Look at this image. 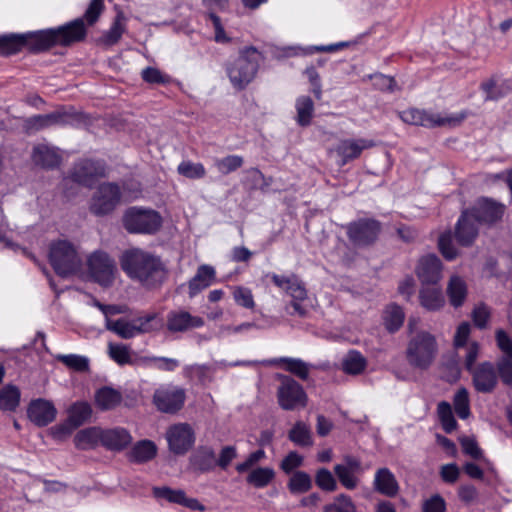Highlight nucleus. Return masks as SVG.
Returning a JSON list of instances; mask_svg holds the SVG:
<instances>
[{"label": "nucleus", "mask_w": 512, "mask_h": 512, "mask_svg": "<svg viewBox=\"0 0 512 512\" xmlns=\"http://www.w3.org/2000/svg\"><path fill=\"white\" fill-rule=\"evenodd\" d=\"M102 428L92 426L79 430L74 436V444L78 450L86 451L101 445Z\"/></svg>", "instance_id": "cd10ccee"}, {"label": "nucleus", "mask_w": 512, "mask_h": 512, "mask_svg": "<svg viewBox=\"0 0 512 512\" xmlns=\"http://www.w3.org/2000/svg\"><path fill=\"white\" fill-rule=\"evenodd\" d=\"M274 477L275 472L272 468L257 467L248 474L246 481L255 488H264L272 482Z\"/></svg>", "instance_id": "58836bf2"}, {"label": "nucleus", "mask_w": 512, "mask_h": 512, "mask_svg": "<svg viewBox=\"0 0 512 512\" xmlns=\"http://www.w3.org/2000/svg\"><path fill=\"white\" fill-rule=\"evenodd\" d=\"M437 350L435 337L426 331H421L408 342L406 358L410 366L426 370L434 362Z\"/></svg>", "instance_id": "0eeeda50"}, {"label": "nucleus", "mask_w": 512, "mask_h": 512, "mask_svg": "<svg viewBox=\"0 0 512 512\" xmlns=\"http://www.w3.org/2000/svg\"><path fill=\"white\" fill-rule=\"evenodd\" d=\"M335 474L340 480L341 484L347 489H354L358 484V479L355 477L354 472L347 468L345 465L338 464L334 468Z\"/></svg>", "instance_id": "e2e57ef3"}, {"label": "nucleus", "mask_w": 512, "mask_h": 512, "mask_svg": "<svg viewBox=\"0 0 512 512\" xmlns=\"http://www.w3.org/2000/svg\"><path fill=\"white\" fill-rule=\"evenodd\" d=\"M273 363L283 368L285 371L300 378L301 380H306L309 376V367L307 363L301 359L280 357L275 359Z\"/></svg>", "instance_id": "c9c22d12"}, {"label": "nucleus", "mask_w": 512, "mask_h": 512, "mask_svg": "<svg viewBox=\"0 0 512 512\" xmlns=\"http://www.w3.org/2000/svg\"><path fill=\"white\" fill-rule=\"evenodd\" d=\"M153 494L156 498L165 499L170 503L183 505L186 493L181 489H172L170 487H154Z\"/></svg>", "instance_id": "3c124183"}, {"label": "nucleus", "mask_w": 512, "mask_h": 512, "mask_svg": "<svg viewBox=\"0 0 512 512\" xmlns=\"http://www.w3.org/2000/svg\"><path fill=\"white\" fill-rule=\"evenodd\" d=\"M85 40L83 21L74 19L57 27L0 34V56L7 58L23 51L38 55L55 47L68 48Z\"/></svg>", "instance_id": "f257e3e1"}, {"label": "nucleus", "mask_w": 512, "mask_h": 512, "mask_svg": "<svg viewBox=\"0 0 512 512\" xmlns=\"http://www.w3.org/2000/svg\"><path fill=\"white\" fill-rule=\"evenodd\" d=\"M21 399L19 388L12 384H7L0 389V410L5 412H14L18 408Z\"/></svg>", "instance_id": "f704fd0d"}, {"label": "nucleus", "mask_w": 512, "mask_h": 512, "mask_svg": "<svg viewBox=\"0 0 512 512\" xmlns=\"http://www.w3.org/2000/svg\"><path fill=\"white\" fill-rule=\"evenodd\" d=\"M91 405L86 401H77L67 410V422L76 429L86 423L92 416Z\"/></svg>", "instance_id": "473e14b6"}, {"label": "nucleus", "mask_w": 512, "mask_h": 512, "mask_svg": "<svg viewBox=\"0 0 512 512\" xmlns=\"http://www.w3.org/2000/svg\"><path fill=\"white\" fill-rule=\"evenodd\" d=\"M372 146L373 142L370 140H345L338 144L334 152L341 158L340 164L344 165L348 161L357 158L364 149Z\"/></svg>", "instance_id": "393cba45"}, {"label": "nucleus", "mask_w": 512, "mask_h": 512, "mask_svg": "<svg viewBox=\"0 0 512 512\" xmlns=\"http://www.w3.org/2000/svg\"><path fill=\"white\" fill-rule=\"evenodd\" d=\"M381 231V224L375 219H359L346 227L349 240L354 246L365 247L373 244Z\"/></svg>", "instance_id": "f8f14e48"}, {"label": "nucleus", "mask_w": 512, "mask_h": 512, "mask_svg": "<svg viewBox=\"0 0 512 512\" xmlns=\"http://www.w3.org/2000/svg\"><path fill=\"white\" fill-rule=\"evenodd\" d=\"M266 277L270 278L276 287L284 290L294 300H303L306 297V290L295 274L279 275L268 273Z\"/></svg>", "instance_id": "4be33fe9"}, {"label": "nucleus", "mask_w": 512, "mask_h": 512, "mask_svg": "<svg viewBox=\"0 0 512 512\" xmlns=\"http://www.w3.org/2000/svg\"><path fill=\"white\" fill-rule=\"evenodd\" d=\"M465 350L464 365L468 372L475 368V362L479 357L480 345L476 341H471L466 346L462 347Z\"/></svg>", "instance_id": "0e129e2a"}, {"label": "nucleus", "mask_w": 512, "mask_h": 512, "mask_svg": "<svg viewBox=\"0 0 512 512\" xmlns=\"http://www.w3.org/2000/svg\"><path fill=\"white\" fill-rule=\"evenodd\" d=\"M454 408L457 415L461 419H466L470 415V404H469V394L466 388H460L453 400Z\"/></svg>", "instance_id": "5fc2aeb1"}, {"label": "nucleus", "mask_w": 512, "mask_h": 512, "mask_svg": "<svg viewBox=\"0 0 512 512\" xmlns=\"http://www.w3.org/2000/svg\"><path fill=\"white\" fill-rule=\"evenodd\" d=\"M297 123L300 126H307L311 122L313 113L312 98H302L296 102Z\"/></svg>", "instance_id": "864d4df0"}, {"label": "nucleus", "mask_w": 512, "mask_h": 512, "mask_svg": "<svg viewBox=\"0 0 512 512\" xmlns=\"http://www.w3.org/2000/svg\"><path fill=\"white\" fill-rule=\"evenodd\" d=\"M495 369L502 383L512 387V358H498Z\"/></svg>", "instance_id": "13d9d810"}, {"label": "nucleus", "mask_w": 512, "mask_h": 512, "mask_svg": "<svg viewBox=\"0 0 512 512\" xmlns=\"http://www.w3.org/2000/svg\"><path fill=\"white\" fill-rule=\"evenodd\" d=\"M404 312L398 305H389L384 312V324L390 332L397 331L404 322Z\"/></svg>", "instance_id": "a18cd8bd"}, {"label": "nucleus", "mask_w": 512, "mask_h": 512, "mask_svg": "<svg viewBox=\"0 0 512 512\" xmlns=\"http://www.w3.org/2000/svg\"><path fill=\"white\" fill-rule=\"evenodd\" d=\"M326 512H355V506L351 499L345 495L337 497L333 504L327 505Z\"/></svg>", "instance_id": "69168bd1"}, {"label": "nucleus", "mask_w": 512, "mask_h": 512, "mask_svg": "<svg viewBox=\"0 0 512 512\" xmlns=\"http://www.w3.org/2000/svg\"><path fill=\"white\" fill-rule=\"evenodd\" d=\"M463 452L475 460H481L484 458L483 451L478 446L475 439L471 437H463L460 439Z\"/></svg>", "instance_id": "338daca9"}, {"label": "nucleus", "mask_w": 512, "mask_h": 512, "mask_svg": "<svg viewBox=\"0 0 512 512\" xmlns=\"http://www.w3.org/2000/svg\"><path fill=\"white\" fill-rule=\"evenodd\" d=\"M65 118L66 114L64 112L56 110L48 114L31 116L26 120V124L28 128L41 130L53 124L64 122Z\"/></svg>", "instance_id": "e433bc0d"}, {"label": "nucleus", "mask_w": 512, "mask_h": 512, "mask_svg": "<svg viewBox=\"0 0 512 512\" xmlns=\"http://www.w3.org/2000/svg\"><path fill=\"white\" fill-rule=\"evenodd\" d=\"M120 266L129 278L148 288L161 285L166 275L161 259L140 248L125 250L120 257Z\"/></svg>", "instance_id": "f03ea898"}, {"label": "nucleus", "mask_w": 512, "mask_h": 512, "mask_svg": "<svg viewBox=\"0 0 512 512\" xmlns=\"http://www.w3.org/2000/svg\"><path fill=\"white\" fill-rule=\"evenodd\" d=\"M130 432L123 427L102 428L101 446L106 450L120 452L132 443Z\"/></svg>", "instance_id": "6ab92c4d"}, {"label": "nucleus", "mask_w": 512, "mask_h": 512, "mask_svg": "<svg viewBox=\"0 0 512 512\" xmlns=\"http://www.w3.org/2000/svg\"><path fill=\"white\" fill-rule=\"evenodd\" d=\"M106 167L103 161L89 158L76 161L69 172L74 183L91 187L98 178L105 177Z\"/></svg>", "instance_id": "9b49d317"}, {"label": "nucleus", "mask_w": 512, "mask_h": 512, "mask_svg": "<svg viewBox=\"0 0 512 512\" xmlns=\"http://www.w3.org/2000/svg\"><path fill=\"white\" fill-rule=\"evenodd\" d=\"M106 328L109 331L116 333L123 339H131L135 335L136 325L128 322L124 318L117 320L106 319Z\"/></svg>", "instance_id": "37998d69"}, {"label": "nucleus", "mask_w": 512, "mask_h": 512, "mask_svg": "<svg viewBox=\"0 0 512 512\" xmlns=\"http://www.w3.org/2000/svg\"><path fill=\"white\" fill-rule=\"evenodd\" d=\"M166 437L170 451L176 455L186 454L195 443V432L188 423L170 426Z\"/></svg>", "instance_id": "ddd939ff"}, {"label": "nucleus", "mask_w": 512, "mask_h": 512, "mask_svg": "<svg viewBox=\"0 0 512 512\" xmlns=\"http://www.w3.org/2000/svg\"><path fill=\"white\" fill-rule=\"evenodd\" d=\"M366 359L357 351H350L343 359V370L348 374H360L366 367Z\"/></svg>", "instance_id": "de8ad7c7"}, {"label": "nucleus", "mask_w": 512, "mask_h": 512, "mask_svg": "<svg viewBox=\"0 0 512 512\" xmlns=\"http://www.w3.org/2000/svg\"><path fill=\"white\" fill-rule=\"evenodd\" d=\"M95 404L101 411L116 408L122 402V394L115 388L103 386L95 392Z\"/></svg>", "instance_id": "c756f323"}, {"label": "nucleus", "mask_w": 512, "mask_h": 512, "mask_svg": "<svg viewBox=\"0 0 512 512\" xmlns=\"http://www.w3.org/2000/svg\"><path fill=\"white\" fill-rule=\"evenodd\" d=\"M103 10H104V0H91L90 1L83 17L79 18L80 20L83 21V25L86 29V35L88 34V29H87L85 22L90 26L94 25L98 21Z\"/></svg>", "instance_id": "603ef678"}, {"label": "nucleus", "mask_w": 512, "mask_h": 512, "mask_svg": "<svg viewBox=\"0 0 512 512\" xmlns=\"http://www.w3.org/2000/svg\"><path fill=\"white\" fill-rule=\"evenodd\" d=\"M49 263L58 276L67 277L80 270L82 260L71 242L56 240L49 246Z\"/></svg>", "instance_id": "423d86ee"}, {"label": "nucleus", "mask_w": 512, "mask_h": 512, "mask_svg": "<svg viewBox=\"0 0 512 512\" xmlns=\"http://www.w3.org/2000/svg\"><path fill=\"white\" fill-rule=\"evenodd\" d=\"M57 415L54 404L46 399L38 398L32 400L27 408L29 420L38 427H45L52 423Z\"/></svg>", "instance_id": "f3484780"}, {"label": "nucleus", "mask_w": 512, "mask_h": 512, "mask_svg": "<svg viewBox=\"0 0 512 512\" xmlns=\"http://www.w3.org/2000/svg\"><path fill=\"white\" fill-rule=\"evenodd\" d=\"M31 160L44 170H54L61 165L63 158L58 148L40 143L33 147Z\"/></svg>", "instance_id": "a211bd4d"}, {"label": "nucleus", "mask_w": 512, "mask_h": 512, "mask_svg": "<svg viewBox=\"0 0 512 512\" xmlns=\"http://www.w3.org/2000/svg\"><path fill=\"white\" fill-rule=\"evenodd\" d=\"M373 86L382 93H397L399 89L395 83V80L392 77L383 75V74H375L371 76Z\"/></svg>", "instance_id": "4d7b16f0"}, {"label": "nucleus", "mask_w": 512, "mask_h": 512, "mask_svg": "<svg viewBox=\"0 0 512 512\" xmlns=\"http://www.w3.org/2000/svg\"><path fill=\"white\" fill-rule=\"evenodd\" d=\"M419 297L421 305L431 311L440 309L445 303L440 288L424 287L421 289Z\"/></svg>", "instance_id": "4c0bfd02"}, {"label": "nucleus", "mask_w": 512, "mask_h": 512, "mask_svg": "<svg viewBox=\"0 0 512 512\" xmlns=\"http://www.w3.org/2000/svg\"><path fill=\"white\" fill-rule=\"evenodd\" d=\"M437 413L446 433H451L455 430L457 422L454 418L451 406L448 402L442 401L438 404Z\"/></svg>", "instance_id": "8fccbe9b"}, {"label": "nucleus", "mask_w": 512, "mask_h": 512, "mask_svg": "<svg viewBox=\"0 0 512 512\" xmlns=\"http://www.w3.org/2000/svg\"><path fill=\"white\" fill-rule=\"evenodd\" d=\"M477 224L478 222L468 210L462 213L455 229V236L459 244L463 246L472 244L478 234Z\"/></svg>", "instance_id": "b1692460"}, {"label": "nucleus", "mask_w": 512, "mask_h": 512, "mask_svg": "<svg viewBox=\"0 0 512 512\" xmlns=\"http://www.w3.org/2000/svg\"><path fill=\"white\" fill-rule=\"evenodd\" d=\"M162 223L159 212L143 207H129L122 216V225L129 234L154 235Z\"/></svg>", "instance_id": "39448f33"}, {"label": "nucleus", "mask_w": 512, "mask_h": 512, "mask_svg": "<svg viewBox=\"0 0 512 512\" xmlns=\"http://www.w3.org/2000/svg\"><path fill=\"white\" fill-rule=\"evenodd\" d=\"M276 378L280 381L277 400L283 410L294 411L307 405V395L301 384L284 374H277Z\"/></svg>", "instance_id": "6e6552de"}, {"label": "nucleus", "mask_w": 512, "mask_h": 512, "mask_svg": "<svg viewBox=\"0 0 512 512\" xmlns=\"http://www.w3.org/2000/svg\"><path fill=\"white\" fill-rule=\"evenodd\" d=\"M447 295L453 307L457 308L462 306L467 296V285L465 281L457 275L452 276L447 285Z\"/></svg>", "instance_id": "72a5a7b5"}, {"label": "nucleus", "mask_w": 512, "mask_h": 512, "mask_svg": "<svg viewBox=\"0 0 512 512\" xmlns=\"http://www.w3.org/2000/svg\"><path fill=\"white\" fill-rule=\"evenodd\" d=\"M244 159L240 155H227L215 160V167L222 175H228L242 167Z\"/></svg>", "instance_id": "09e8293b"}, {"label": "nucleus", "mask_w": 512, "mask_h": 512, "mask_svg": "<svg viewBox=\"0 0 512 512\" xmlns=\"http://www.w3.org/2000/svg\"><path fill=\"white\" fill-rule=\"evenodd\" d=\"M216 280V270L213 266L202 264L198 266L197 271L188 281V295L194 298L201 291L211 286Z\"/></svg>", "instance_id": "412c9836"}, {"label": "nucleus", "mask_w": 512, "mask_h": 512, "mask_svg": "<svg viewBox=\"0 0 512 512\" xmlns=\"http://www.w3.org/2000/svg\"><path fill=\"white\" fill-rule=\"evenodd\" d=\"M55 359L64 364L68 369L75 372H87L89 370V359L78 354H57Z\"/></svg>", "instance_id": "ea45409f"}, {"label": "nucleus", "mask_w": 512, "mask_h": 512, "mask_svg": "<svg viewBox=\"0 0 512 512\" xmlns=\"http://www.w3.org/2000/svg\"><path fill=\"white\" fill-rule=\"evenodd\" d=\"M88 272L91 279L103 287H109L113 284L116 263L108 253L97 250L87 259Z\"/></svg>", "instance_id": "1a4fd4ad"}, {"label": "nucleus", "mask_w": 512, "mask_h": 512, "mask_svg": "<svg viewBox=\"0 0 512 512\" xmlns=\"http://www.w3.org/2000/svg\"><path fill=\"white\" fill-rule=\"evenodd\" d=\"M496 342L503 355L500 358H512V339L502 329L496 331Z\"/></svg>", "instance_id": "774afa93"}, {"label": "nucleus", "mask_w": 512, "mask_h": 512, "mask_svg": "<svg viewBox=\"0 0 512 512\" xmlns=\"http://www.w3.org/2000/svg\"><path fill=\"white\" fill-rule=\"evenodd\" d=\"M468 211L478 223H492L502 217L504 206L489 199H481L474 208Z\"/></svg>", "instance_id": "5701e85b"}, {"label": "nucleus", "mask_w": 512, "mask_h": 512, "mask_svg": "<svg viewBox=\"0 0 512 512\" xmlns=\"http://www.w3.org/2000/svg\"><path fill=\"white\" fill-rule=\"evenodd\" d=\"M481 92L489 96H504L512 93V80L500 75H492L480 84Z\"/></svg>", "instance_id": "c85d7f7f"}, {"label": "nucleus", "mask_w": 512, "mask_h": 512, "mask_svg": "<svg viewBox=\"0 0 512 512\" xmlns=\"http://www.w3.org/2000/svg\"><path fill=\"white\" fill-rule=\"evenodd\" d=\"M288 438L295 445L300 447H308L312 445V437L309 427L301 421L294 424L288 433Z\"/></svg>", "instance_id": "a19ab883"}, {"label": "nucleus", "mask_w": 512, "mask_h": 512, "mask_svg": "<svg viewBox=\"0 0 512 512\" xmlns=\"http://www.w3.org/2000/svg\"><path fill=\"white\" fill-rule=\"evenodd\" d=\"M287 487L292 494H303L312 487V480L308 473L296 471L290 477Z\"/></svg>", "instance_id": "79ce46f5"}, {"label": "nucleus", "mask_w": 512, "mask_h": 512, "mask_svg": "<svg viewBox=\"0 0 512 512\" xmlns=\"http://www.w3.org/2000/svg\"><path fill=\"white\" fill-rule=\"evenodd\" d=\"M264 56L254 46H245L239 50L237 58L226 65V73L232 86L241 91L256 77Z\"/></svg>", "instance_id": "7ed1b4c3"}, {"label": "nucleus", "mask_w": 512, "mask_h": 512, "mask_svg": "<svg viewBox=\"0 0 512 512\" xmlns=\"http://www.w3.org/2000/svg\"><path fill=\"white\" fill-rule=\"evenodd\" d=\"M190 463L194 471L207 473L216 466V454L212 447L200 446L190 458Z\"/></svg>", "instance_id": "bb28decb"}, {"label": "nucleus", "mask_w": 512, "mask_h": 512, "mask_svg": "<svg viewBox=\"0 0 512 512\" xmlns=\"http://www.w3.org/2000/svg\"><path fill=\"white\" fill-rule=\"evenodd\" d=\"M469 373L472 377V385L479 393H492L498 386V374L495 365L490 361L479 363Z\"/></svg>", "instance_id": "4468645a"}, {"label": "nucleus", "mask_w": 512, "mask_h": 512, "mask_svg": "<svg viewBox=\"0 0 512 512\" xmlns=\"http://www.w3.org/2000/svg\"><path fill=\"white\" fill-rule=\"evenodd\" d=\"M157 454V446L151 440L145 439L138 441L130 450L128 456L131 462L134 463H145L153 458Z\"/></svg>", "instance_id": "2f4dec72"}, {"label": "nucleus", "mask_w": 512, "mask_h": 512, "mask_svg": "<svg viewBox=\"0 0 512 512\" xmlns=\"http://www.w3.org/2000/svg\"><path fill=\"white\" fill-rule=\"evenodd\" d=\"M126 18L123 13H118L110 28L102 34L99 38V43L106 47L116 45L122 38V35L126 32Z\"/></svg>", "instance_id": "7c9ffc66"}, {"label": "nucleus", "mask_w": 512, "mask_h": 512, "mask_svg": "<svg viewBox=\"0 0 512 512\" xmlns=\"http://www.w3.org/2000/svg\"><path fill=\"white\" fill-rule=\"evenodd\" d=\"M373 485L377 492L387 497H395L400 489L394 474L388 468L376 471Z\"/></svg>", "instance_id": "a878e982"}, {"label": "nucleus", "mask_w": 512, "mask_h": 512, "mask_svg": "<svg viewBox=\"0 0 512 512\" xmlns=\"http://www.w3.org/2000/svg\"><path fill=\"white\" fill-rule=\"evenodd\" d=\"M108 353L109 357L120 366L133 364L130 347L128 345L109 343Z\"/></svg>", "instance_id": "c03bdc74"}, {"label": "nucleus", "mask_w": 512, "mask_h": 512, "mask_svg": "<svg viewBox=\"0 0 512 512\" xmlns=\"http://www.w3.org/2000/svg\"><path fill=\"white\" fill-rule=\"evenodd\" d=\"M416 273L423 284H436L442 278V264L440 259L434 255H426L420 258Z\"/></svg>", "instance_id": "aec40b11"}, {"label": "nucleus", "mask_w": 512, "mask_h": 512, "mask_svg": "<svg viewBox=\"0 0 512 512\" xmlns=\"http://www.w3.org/2000/svg\"><path fill=\"white\" fill-rule=\"evenodd\" d=\"M205 321L200 316H194L186 310H171L166 317V328L172 333L186 332L201 328Z\"/></svg>", "instance_id": "dca6fc26"}, {"label": "nucleus", "mask_w": 512, "mask_h": 512, "mask_svg": "<svg viewBox=\"0 0 512 512\" xmlns=\"http://www.w3.org/2000/svg\"><path fill=\"white\" fill-rule=\"evenodd\" d=\"M466 110L456 113H437L424 109L410 108L400 113V118L408 124L426 128L446 127L455 128L467 118Z\"/></svg>", "instance_id": "20e7f679"}, {"label": "nucleus", "mask_w": 512, "mask_h": 512, "mask_svg": "<svg viewBox=\"0 0 512 512\" xmlns=\"http://www.w3.org/2000/svg\"><path fill=\"white\" fill-rule=\"evenodd\" d=\"M121 197V188L117 183H102L92 197L90 212L95 216L108 215L115 210L121 201Z\"/></svg>", "instance_id": "9d476101"}, {"label": "nucleus", "mask_w": 512, "mask_h": 512, "mask_svg": "<svg viewBox=\"0 0 512 512\" xmlns=\"http://www.w3.org/2000/svg\"><path fill=\"white\" fill-rule=\"evenodd\" d=\"M144 361L149 363L150 366L161 371L173 372L179 367V361L177 359L168 357H146Z\"/></svg>", "instance_id": "bf43d9fd"}, {"label": "nucleus", "mask_w": 512, "mask_h": 512, "mask_svg": "<svg viewBox=\"0 0 512 512\" xmlns=\"http://www.w3.org/2000/svg\"><path fill=\"white\" fill-rule=\"evenodd\" d=\"M179 175L191 179H202L206 175V169L200 162H192L190 160H183L177 167Z\"/></svg>", "instance_id": "49530a36"}, {"label": "nucleus", "mask_w": 512, "mask_h": 512, "mask_svg": "<svg viewBox=\"0 0 512 512\" xmlns=\"http://www.w3.org/2000/svg\"><path fill=\"white\" fill-rule=\"evenodd\" d=\"M233 299L238 306L254 309L255 301L252 290L244 286H237L233 291Z\"/></svg>", "instance_id": "6e6d98bb"}, {"label": "nucleus", "mask_w": 512, "mask_h": 512, "mask_svg": "<svg viewBox=\"0 0 512 512\" xmlns=\"http://www.w3.org/2000/svg\"><path fill=\"white\" fill-rule=\"evenodd\" d=\"M185 392L181 388L157 389L153 395V403L163 413L174 414L184 405Z\"/></svg>", "instance_id": "2eb2a0df"}, {"label": "nucleus", "mask_w": 512, "mask_h": 512, "mask_svg": "<svg viewBox=\"0 0 512 512\" xmlns=\"http://www.w3.org/2000/svg\"><path fill=\"white\" fill-rule=\"evenodd\" d=\"M142 79L149 84H163L167 85L172 82V79L167 74L162 73L155 67H146L143 69Z\"/></svg>", "instance_id": "052dcab7"}, {"label": "nucleus", "mask_w": 512, "mask_h": 512, "mask_svg": "<svg viewBox=\"0 0 512 512\" xmlns=\"http://www.w3.org/2000/svg\"><path fill=\"white\" fill-rule=\"evenodd\" d=\"M304 458L296 451H290L281 461L280 469L285 474L296 472L295 470L302 466Z\"/></svg>", "instance_id": "680f3d73"}]
</instances>
